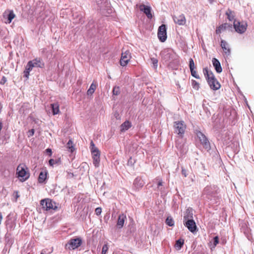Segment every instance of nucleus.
Here are the masks:
<instances>
[{"label":"nucleus","mask_w":254,"mask_h":254,"mask_svg":"<svg viewBox=\"0 0 254 254\" xmlns=\"http://www.w3.org/2000/svg\"><path fill=\"white\" fill-rule=\"evenodd\" d=\"M203 73L211 89L216 90L220 88V84L215 78L211 71L205 68L203 69Z\"/></svg>","instance_id":"f257e3e1"},{"label":"nucleus","mask_w":254,"mask_h":254,"mask_svg":"<svg viewBox=\"0 0 254 254\" xmlns=\"http://www.w3.org/2000/svg\"><path fill=\"white\" fill-rule=\"evenodd\" d=\"M160 55L162 58L167 62H171L178 59V55L171 49H165L161 51Z\"/></svg>","instance_id":"f03ea898"},{"label":"nucleus","mask_w":254,"mask_h":254,"mask_svg":"<svg viewBox=\"0 0 254 254\" xmlns=\"http://www.w3.org/2000/svg\"><path fill=\"white\" fill-rule=\"evenodd\" d=\"M90 150L93 160V164L95 167H98L100 162V152L92 141L90 143Z\"/></svg>","instance_id":"7ed1b4c3"},{"label":"nucleus","mask_w":254,"mask_h":254,"mask_svg":"<svg viewBox=\"0 0 254 254\" xmlns=\"http://www.w3.org/2000/svg\"><path fill=\"white\" fill-rule=\"evenodd\" d=\"M184 225L188 228L190 231L192 233L195 232L196 226L194 221L192 219V214L190 216L188 214L184 216Z\"/></svg>","instance_id":"20e7f679"},{"label":"nucleus","mask_w":254,"mask_h":254,"mask_svg":"<svg viewBox=\"0 0 254 254\" xmlns=\"http://www.w3.org/2000/svg\"><path fill=\"white\" fill-rule=\"evenodd\" d=\"M27 169L26 167L24 164H20L18 166L16 171L18 177L21 182H24L27 180L29 177V174L28 171H26Z\"/></svg>","instance_id":"39448f33"},{"label":"nucleus","mask_w":254,"mask_h":254,"mask_svg":"<svg viewBox=\"0 0 254 254\" xmlns=\"http://www.w3.org/2000/svg\"><path fill=\"white\" fill-rule=\"evenodd\" d=\"M40 204L42 208L46 210H50L51 209L56 210L58 208L56 205V203L49 198L41 200Z\"/></svg>","instance_id":"423d86ee"},{"label":"nucleus","mask_w":254,"mask_h":254,"mask_svg":"<svg viewBox=\"0 0 254 254\" xmlns=\"http://www.w3.org/2000/svg\"><path fill=\"white\" fill-rule=\"evenodd\" d=\"M82 240L80 238L71 239L65 245V248L68 250H74L80 246Z\"/></svg>","instance_id":"0eeeda50"},{"label":"nucleus","mask_w":254,"mask_h":254,"mask_svg":"<svg viewBox=\"0 0 254 254\" xmlns=\"http://www.w3.org/2000/svg\"><path fill=\"white\" fill-rule=\"evenodd\" d=\"M174 131L182 136L185 133L186 126L184 121H176L174 123Z\"/></svg>","instance_id":"6e6552de"},{"label":"nucleus","mask_w":254,"mask_h":254,"mask_svg":"<svg viewBox=\"0 0 254 254\" xmlns=\"http://www.w3.org/2000/svg\"><path fill=\"white\" fill-rule=\"evenodd\" d=\"M233 26L237 32L242 34L246 31L247 24L245 22H241L239 21L235 20L233 22Z\"/></svg>","instance_id":"1a4fd4ad"},{"label":"nucleus","mask_w":254,"mask_h":254,"mask_svg":"<svg viewBox=\"0 0 254 254\" xmlns=\"http://www.w3.org/2000/svg\"><path fill=\"white\" fill-rule=\"evenodd\" d=\"M167 28L164 24H162L159 27L157 36L159 40L162 42H164L167 39Z\"/></svg>","instance_id":"9d476101"},{"label":"nucleus","mask_w":254,"mask_h":254,"mask_svg":"<svg viewBox=\"0 0 254 254\" xmlns=\"http://www.w3.org/2000/svg\"><path fill=\"white\" fill-rule=\"evenodd\" d=\"M196 135L203 147L206 149H210V143L206 136L200 131H197Z\"/></svg>","instance_id":"9b49d317"},{"label":"nucleus","mask_w":254,"mask_h":254,"mask_svg":"<svg viewBox=\"0 0 254 254\" xmlns=\"http://www.w3.org/2000/svg\"><path fill=\"white\" fill-rule=\"evenodd\" d=\"M131 57V54L129 51L127 50L125 52H123L120 62L121 65L122 66H126L130 61Z\"/></svg>","instance_id":"f8f14e48"},{"label":"nucleus","mask_w":254,"mask_h":254,"mask_svg":"<svg viewBox=\"0 0 254 254\" xmlns=\"http://www.w3.org/2000/svg\"><path fill=\"white\" fill-rule=\"evenodd\" d=\"M174 22L179 25H184L186 22V19L184 14H182L178 16H173Z\"/></svg>","instance_id":"ddd939ff"},{"label":"nucleus","mask_w":254,"mask_h":254,"mask_svg":"<svg viewBox=\"0 0 254 254\" xmlns=\"http://www.w3.org/2000/svg\"><path fill=\"white\" fill-rule=\"evenodd\" d=\"M139 9L146 14V16L148 18L151 19L152 17V15L151 12V8L150 6L142 4L140 5Z\"/></svg>","instance_id":"4468645a"},{"label":"nucleus","mask_w":254,"mask_h":254,"mask_svg":"<svg viewBox=\"0 0 254 254\" xmlns=\"http://www.w3.org/2000/svg\"><path fill=\"white\" fill-rule=\"evenodd\" d=\"M3 17L6 18V21L5 22L6 23H11L12 20L15 17V15L14 13L13 10L8 11V14H7V11H5L3 13Z\"/></svg>","instance_id":"2eb2a0df"},{"label":"nucleus","mask_w":254,"mask_h":254,"mask_svg":"<svg viewBox=\"0 0 254 254\" xmlns=\"http://www.w3.org/2000/svg\"><path fill=\"white\" fill-rule=\"evenodd\" d=\"M212 62L216 72L217 73H221L222 71V69L219 61L216 58H213Z\"/></svg>","instance_id":"dca6fc26"},{"label":"nucleus","mask_w":254,"mask_h":254,"mask_svg":"<svg viewBox=\"0 0 254 254\" xmlns=\"http://www.w3.org/2000/svg\"><path fill=\"white\" fill-rule=\"evenodd\" d=\"M126 219V215L123 213L119 216L117 221V226L119 228H121L124 226V222Z\"/></svg>","instance_id":"f3484780"},{"label":"nucleus","mask_w":254,"mask_h":254,"mask_svg":"<svg viewBox=\"0 0 254 254\" xmlns=\"http://www.w3.org/2000/svg\"><path fill=\"white\" fill-rule=\"evenodd\" d=\"M29 62L33 67H43L44 66V64L40 59H35Z\"/></svg>","instance_id":"a211bd4d"},{"label":"nucleus","mask_w":254,"mask_h":254,"mask_svg":"<svg viewBox=\"0 0 254 254\" xmlns=\"http://www.w3.org/2000/svg\"><path fill=\"white\" fill-rule=\"evenodd\" d=\"M220 45H221V48L223 49V51L224 52L225 54L227 56H229L230 54V49L229 48V47L228 46L227 43L225 41L222 40L221 41Z\"/></svg>","instance_id":"6ab92c4d"},{"label":"nucleus","mask_w":254,"mask_h":254,"mask_svg":"<svg viewBox=\"0 0 254 254\" xmlns=\"http://www.w3.org/2000/svg\"><path fill=\"white\" fill-rule=\"evenodd\" d=\"M50 106L53 115H56L60 113V105L58 103H54L51 104Z\"/></svg>","instance_id":"aec40b11"},{"label":"nucleus","mask_w":254,"mask_h":254,"mask_svg":"<svg viewBox=\"0 0 254 254\" xmlns=\"http://www.w3.org/2000/svg\"><path fill=\"white\" fill-rule=\"evenodd\" d=\"M144 185L143 181L139 178H136L133 182V186L136 189H139Z\"/></svg>","instance_id":"412c9836"},{"label":"nucleus","mask_w":254,"mask_h":254,"mask_svg":"<svg viewBox=\"0 0 254 254\" xmlns=\"http://www.w3.org/2000/svg\"><path fill=\"white\" fill-rule=\"evenodd\" d=\"M131 126V123L128 121H126L121 125V131L122 132L125 131L126 130H127L128 129H129Z\"/></svg>","instance_id":"4be33fe9"},{"label":"nucleus","mask_w":254,"mask_h":254,"mask_svg":"<svg viewBox=\"0 0 254 254\" xmlns=\"http://www.w3.org/2000/svg\"><path fill=\"white\" fill-rule=\"evenodd\" d=\"M226 15L227 16V18L229 21H232L236 20L235 19V14L233 11L230 9H228L226 12Z\"/></svg>","instance_id":"5701e85b"},{"label":"nucleus","mask_w":254,"mask_h":254,"mask_svg":"<svg viewBox=\"0 0 254 254\" xmlns=\"http://www.w3.org/2000/svg\"><path fill=\"white\" fill-rule=\"evenodd\" d=\"M33 68V67L32 66L31 64L28 62V63H27V64L26 66L25 69L24 71V76L25 77L28 78L29 75V73H30V71L32 70Z\"/></svg>","instance_id":"b1692460"},{"label":"nucleus","mask_w":254,"mask_h":254,"mask_svg":"<svg viewBox=\"0 0 254 254\" xmlns=\"http://www.w3.org/2000/svg\"><path fill=\"white\" fill-rule=\"evenodd\" d=\"M47 178V173L41 172L39 176L38 177V182L40 183H43L44 182V181L46 180Z\"/></svg>","instance_id":"393cba45"},{"label":"nucleus","mask_w":254,"mask_h":254,"mask_svg":"<svg viewBox=\"0 0 254 254\" xmlns=\"http://www.w3.org/2000/svg\"><path fill=\"white\" fill-rule=\"evenodd\" d=\"M97 87V85L94 84L93 82L91 84L89 88L87 91V94L88 95H91L95 91Z\"/></svg>","instance_id":"a878e982"},{"label":"nucleus","mask_w":254,"mask_h":254,"mask_svg":"<svg viewBox=\"0 0 254 254\" xmlns=\"http://www.w3.org/2000/svg\"><path fill=\"white\" fill-rule=\"evenodd\" d=\"M184 243V240L181 239H179L176 242L175 247L178 250H180L182 248V246H183Z\"/></svg>","instance_id":"bb28decb"},{"label":"nucleus","mask_w":254,"mask_h":254,"mask_svg":"<svg viewBox=\"0 0 254 254\" xmlns=\"http://www.w3.org/2000/svg\"><path fill=\"white\" fill-rule=\"evenodd\" d=\"M66 147L69 149L70 152H73L74 150V147L71 140H69L66 144Z\"/></svg>","instance_id":"cd10ccee"},{"label":"nucleus","mask_w":254,"mask_h":254,"mask_svg":"<svg viewBox=\"0 0 254 254\" xmlns=\"http://www.w3.org/2000/svg\"><path fill=\"white\" fill-rule=\"evenodd\" d=\"M166 223L169 226L174 225V221L171 217H168L166 219Z\"/></svg>","instance_id":"c85d7f7f"},{"label":"nucleus","mask_w":254,"mask_h":254,"mask_svg":"<svg viewBox=\"0 0 254 254\" xmlns=\"http://www.w3.org/2000/svg\"><path fill=\"white\" fill-rule=\"evenodd\" d=\"M225 30H226V28L224 27V24H222L219 27H217L216 29V34H220L222 31H223Z\"/></svg>","instance_id":"c756f323"},{"label":"nucleus","mask_w":254,"mask_h":254,"mask_svg":"<svg viewBox=\"0 0 254 254\" xmlns=\"http://www.w3.org/2000/svg\"><path fill=\"white\" fill-rule=\"evenodd\" d=\"M120 93V89L119 86H115L114 87L113 90V95H118Z\"/></svg>","instance_id":"7c9ffc66"},{"label":"nucleus","mask_w":254,"mask_h":254,"mask_svg":"<svg viewBox=\"0 0 254 254\" xmlns=\"http://www.w3.org/2000/svg\"><path fill=\"white\" fill-rule=\"evenodd\" d=\"M162 183V180H160L157 184V190L160 191H163L164 190Z\"/></svg>","instance_id":"2f4dec72"},{"label":"nucleus","mask_w":254,"mask_h":254,"mask_svg":"<svg viewBox=\"0 0 254 254\" xmlns=\"http://www.w3.org/2000/svg\"><path fill=\"white\" fill-rule=\"evenodd\" d=\"M151 61L153 64V67L155 69L157 68L158 66V60L155 58H151Z\"/></svg>","instance_id":"473e14b6"},{"label":"nucleus","mask_w":254,"mask_h":254,"mask_svg":"<svg viewBox=\"0 0 254 254\" xmlns=\"http://www.w3.org/2000/svg\"><path fill=\"white\" fill-rule=\"evenodd\" d=\"M189 66L190 70H192L195 68L194 62L191 58L189 60Z\"/></svg>","instance_id":"72a5a7b5"},{"label":"nucleus","mask_w":254,"mask_h":254,"mask_svg":"<svg viewBox=\"0 0 254 254\" xmlns=\"http://www.w3.org/2000/svg\"><path fill=\"white\" fill-rule=\"evenodd\" d=\"M192 85L193 86V88L198 90L199 86V83L196 81L195 80H192Z\"/></svg>","instance_id":"f704fd0d"},{"label":"nucleus","mask_w":254,"mask_h":254,"mask_svg":"<svg viewBox=\"0 0 254 254\" xmlns=\"http://www.w3.org/2000/svg\"><path fill=\"white\" fill-rule=\"evenodd\" d=\"M190 70L191 72V75L192 76L194 77L195 78H196L197 79L199 78V76L198 75L197 72L194 69H192V70Z\"/></svg>","instance_id":"c9c22d12"},{"label":"nucleus","mask_w":254,"mask_h":254,"mask_svg":"<svg viewBox=\"0 0 254 254\" xmlns=\"http://www.w3.org/2000/svg\"><path fill=\"white\" fill-rule=\"evenodd\" d=\"M108 246L107 244H105L102 249V254H106L108 250Z\"/></svg>","instance_id":"e433bc0d"},{"label":"nucleus","mask_w":254,"mask_h":254,"mask_svg":"<svg viewBox=\"0 0 254 254\" xmlns=\"http://www.w3.org/2000/svg\"><path fill=\"white\" fill-rule=\"evenodd\" d=\"M219 243V238L217 236L213 238V245L215 247Z\"/></svg>","instance_id":"4c0bfd02"},{"label":"nucleus","mask_w":254,"mask_h":254,"mask_svg":"<svg viewBox=\"0 0 254 254\" xmlns=\"http://www.w3.org/2000/svg\"><path fill=\"white\" fill-rule=\"evenodd\" d=\"M95 213L97 215H99L101 214V212H102V209L101 207H97L95 209Z\"/></svg>","instance_id":"58836bf2"},{"label":"nucleus","mask_w":254,"mask_h":254,"mask_svg":"<svg viewBox=\"0 0 254 254\" xmlns=\"http://www.w3.org/2000/svg\"><path fill=\"white\" fill-rule=\"evenodd\" d=\"M211 187H206L204 188L203 190V193L208 194L209 192V190H210Z\"/></svg>","instance_id":"ea45409f"},{"label":"nucleus","mask_w":254,"mask_h":254,"mask_svg":"<svg viewBox=\"0 0 254 254\" xmlns=\"http://www.w3.org/2000/svg\"><path fill=\"white\" fill-rule=\"evenodd\" d=\"M182 174L185 177H186L188 175L186 170L183 167L182 168Z\"/></svg>","instance_id":"a19ab883"},{"label":"nucleus","mask_w":254,"mask_h":254,"mask_svg":"<svg viewBox=\"0 0 254 254\" xmlns=\"http://www.w3.org/2000/svg\"><path fill=\"white\" fill-rule=\"evenodd\" d=\"M28 133H29V134H28L29 137L33 135L34 133V129H31L29 130L28 131Z\"/></svg>","instance_id":"79ce46f5"},{"label":"nucleus","mask_w":254,"mask_h":254,"mask_svg":"<svg viewBox=\"0 0 254 254\" xmlns=\"http://www.w3.org/2000/svg\"><path fill=\"white\" fill-rule=\"evenodd\" d=\"M224 25V27H225L226 28V29H228V28H232V25H230L227 23H225L224 24H223Z\"/></svg>","instance_id":"37998d69"},{"label":"nucleus","mask_w":254,"mask_h":254,"mask_svg":"<svg viewBox=\"0 0 254 254\" xmlns=\"http://www.w3.org/2000/svg\"><path fill=\"white\" fill-rule=\"evenodd\" d=\"M14 193L15 194V198H16V200L19 197V195L18 194V191H14Z\"/></svg>","instance_id":"c03bdc74"},{"label":"nucleus","mask_w":254,"mask_h":254,"mask_svg":"<svg viewBox=\"0 0 254 254\" xmlns=\"http://www.w3.org/2000/svg\"><path fill=\"white\" fill-rule=\"evenodd\" d=\"M6 78L4 77H3L1 79V81H0V83L3 84L4 83H5L6 82Z\"/></svg>","instance_id":"a18cd8bd"},{"label":"nucleus","mask_w":254,"mask_h":254,"mask_svg":"<svg viewBox=\"0 0 254 254\" xmlns=\"http://www.w3.org/2000/svg\"><path fill=\"white\" fill-rule=\"evenodd\" d=\"M54 163V160L53 159H50L49 160V164L51 165H53Z\"/></svg>","instance_id":"49530a36"},{"label":"nucleus","mask_w":254,"mask_h":254,"mask_svg":"<svg viewBox=\"0 0 254 254\" xmlns=\"http://www.w3.org/2000/svg\"><path fill=\"white\" fill-rule=\"evenodd\" d=\"M176 147L178 148V149H180V150H182V145H180L179 144L177 143L176 144Z\"/></svg>","instance_id":"de8ad7c7"},{"label":"nucleus","mask_w":254,"mask_h":254,"mask_svg":"<svg viewBox=\"0 0 254 254\" xmlns=\"http://www.w3.org/2000/svg\"><path fill=\"white\" fill-rule=\"evenodd\" d=\"M46 151L48 152V153H50V155H51L52 154V150L51 149H49V148H48L46 149Z\"/></svg>","instance_id":"09e8293b"},{"label":"nucleus","mask_w":254,"mask_h":254,"mask_svg":"<svg viewBox=\"0 0 254 254\" xmlns=\"http://www.w3.org/2000/svg\"><path fill=\"white\" fill-rule=\"evenodd\" d=\"M2 219V214H1V213L0 212V223H1V222Z\"/></svg>","instance_id":"8fccbe9b"},{"label":"nucleus","mask_w":254,"mask_h":254,"mask_svg":"<svg viewBox=\"0 0 254 254\" xmlns=\"http://www.w3.org/2000/svg\"><path fill=\"white\" fill-rule=\"evenodd\" d=\"M41 254H45L43 252H42Z\"/></svg>","instance_id":"3c124183"}]
</instances>
